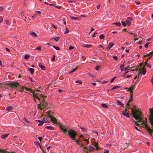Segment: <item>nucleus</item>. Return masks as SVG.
<instances>
[{"label":"nucleus","mask_w":153,"mask_h":153,"mask_svg":"<svg viewBox=\"0 0 153 153\" xmlns=\"http://www.w3.org/2000/svg\"><path fill=\"white\" fill-rule=\"evenodd\" d=\"M81 147H83L84 149H86L87 150H88V147L87 146H85L82 147V146H81Z\"/></svg>","instance_id":"c9c22d12"},{"label":"nucleus","mask_w":153,"mask_h":153,"mask_svg":"<svg viewBox=\"0 0 153 153\" xmlns=\"http://www.w3.org/2000/svg\"><path fill=\"white\" fill-rule=\"evenodd\" d=\"M75 82L76 83H79L80 84H82V82L81 81H80V80H76L75 81Z\"/></svg>","instance_id":"a19ab883"},{"label":"nucleus","mask_w":153,"mask_h":153,"mask_svg":"<svg viewBox=\"0 0 153 153\" xmlns=\"http://www.w3.org/2000/svg\"><path fill=\"white\" fill-rule=\"evenodd\" d=\"M53 47L55 49H56V50H60V48L59 47H57V46H53Z\"/></svg>","instance_id":"ea45409f"},{"label":"nucleus","mask_w":153,"mask_h":153,"mask_svg":"<svg viewBox=\"0 0 153 153\" xmlns=\"http://www.w3.org/2000/svg\"><path fill=\"white\" fill-rule=\"evenodd\" d=\"M30 34L33 37H36L37 36V35L34 32H30Z\"/></svg>","instance_id":"2eb2a0df"},{"label":"nucleus","mask_w":153,"mask_h":153,"mask_svg":"<svg viewBox=\"0 0 153 153\" xmlns=\"http://www.w3.org/2000/svg\"><path fill=\"white\" fill-rule=\"evenodd\" d=\"M3 21V18L2 17L0 16V23H1V22Z\"/></svg>","instance_id":"052dcab7"},{"label":"nucleus","mask_w":153,"mask_h":153,"mask_svg":"<svg viewBox=\"0 0 153 153\" xmlns=\"http://www.w3.org/2000/svg\"><path fill=\"white\" fill-rule=\"evenodd\" d=\"M47 114H48V117H49V116H52V114H53V113L49 111H48L47 112Z\"/></svg>","instance_id":"bb28decb"},{"label":"nucleus","mask_w":153,"mask_h":153,"mask_svg":"<svg viewBox=\"0 0 153 153\" xmlns=\"http://www.w3.org/2000/svg\"><path fill=\"white\" fill-rule=\"evenodd\" d=\"M33 98H34V101L36 102L37 101V100H38V96L37 94H36L35 93H33Z\"/></svg>","instance_id":"ddd939ff"},{"label":"nucleus","mask_w":153,"mask_h":153,"mask_svg":"<svg viewBox=\"0 0 153 153\" xmlns=\"http://www.w3.org/2000/svg\"><path fill=\"white\" fill-rule=\"evenodd\" d=\"M22 121H23V122L24 123H25L26 122H28L27 121V120L26 119V118L25 117H24L23 118H22Z\"/></svg>","instance_id":"72a5a7b5"},{"label":"nucleus","mask_w":153,"mask_h":153,"mask_svg":"<svg viewBox=\"0 0 153 153\" xmlns=\"http://www.w3.org/2000/svg\"><path fill=\"white\" fill-rule=\"evenodd\" d=\"M146 128L148 131V132L150 134V135L153 138V130L152 129L150 128L148 126L146 127Z\"/></svg>","instance_id":"423d86ee"},{"label":"nucleus","mask_w":153,"mask_h":153,"mask_svg":"<svg viewBox=\"0 0 153 153\" xmlns=\"http://www.w3.org/2000/svg\"><path fill=\"white\" fill-rule=\"evenodd\" d=\"M117 25L118 26H120L121 25V24L119 22H116L113 24Z\"/></svg>","instance_id":"473e14b6"},{"label":"nucleus","mask_w":153,"mask_h":153,"mask_svg":"<svg viewBox=\"0 0 153 153\" xmlns=\"http://www.w3.org/2000/svg\"><path fill=\"white\" fill-rule=\"evenodd\" d=\"M124 64H122L120 65V68H123V67H124Z\"/></svg>","instance_id":"864d4df0"},{"label":"nucleus","mask_w":153,"mask_h":153,"mask_svg":"<svg viewBox=\"0 0 153 153\" xmlns=\"http://www.w3.org/2000/svg\"><path fill=\"white\" fill-rule=\"evenodd\" d=\"M142 43V41L141 40V41H139V42H137V43L139 45H141Z\"/></svg>","instance_id":"bf43d9fd"},{"label":"nucleus","mask_w":153,"mask_h":153,"mask_svg":"<svg viewBox=\"0 0 153 153\" xmlns=\"http://www.w3.org/2000/svg\"><path fill=\"white\" fill-rule=\"evenodd\" d=\"M30 57V56L26 54L25 56V59H28Z\"/></svg>","instance_id":"f704fd0d"},{"label":"nucleus","mask_w":153,"mask_h":153,"mask_svg":"<svg viewBox=\"0 0 153 153\" xmlns=\"http://www.w3.org/2000/svg\"><path fill=\"white\" fill-rule=\"evenodd\" d=\"M44 123V122L42 120V121L39 120V126L42 125Z\"/></svg>","instance_id":"4c0bfd02"},{"label":"nucleus","mask_w":153,"mask_h":153,"mask_svg":"<svg viewBox=\"0 0 153 153\" xmlns=\"http://www.w3.org/2000/svg\"><path fill=\"white\" fill-rule=\"evenodd\" d=\"M104 152V153H109V151L107 149L105 150Z\"/></svg>","instance_id":"6e6d98bb"},{"label":"nucleus","mask_w":153,"mask_h":153,"mask_svg":"<svg viewBox=\"0 0 153 153\" xmlns=\"http://www.w3.org/2000/svg\"><path fill=\"white\" fill-rule=\"evenodd\" d=\"M141 71L142 72L143 74L144 75L146 72V69L144 67H143L141 68Z\"/></svg>","instance_id":"f3484780"},{"label":"nucleus","mask_w":153,"mask_h":153,"mask_svg":"<svg viewBox=\"0 0 153 153\" xmlns=\"http://www.w3.org/2000/svg\"><path fill=\"white\" fill-rule=\"evenodd\" d=\"M117 102L118 104L120 105L121 106H122L123 105V104L120 101L117 100Z\"/></svg>","instance_id":"c756f323"},{"label":"nucleus","mask_w":153,"mask_h":153,"mask_svg":"<svg viewBox=\"0 0 153 153\" xmlns=\"http://www.w3.org/2000/svg\"><path fill=\"white\" fill-rule=\"evenodd\" d=\"M59 39V37H57L55 38L54 39L56 42L58 41Z\"/></svg>","instance_id":"37998d69"},{"label":"nucleus","mask_w":153,"mask_h":153,"mask_svg":"<svg viewBox=\"0 0 153 153\" xmlns=\"http://www.w3.org/2000/svg\"><path fill=\"white\" fill-rule=\"evenodd\" d=\"M100 66H97L95 67V69L98 71L99 69V68H100Z\"/></svg>","instance_id":"79ce46f5"},{"label":"nucleus","mask_w":153,"mask_h":153,"mask_svg":"<svg viewBox=\"0 0 153 153\" xmlns=\"http://www.w3.org/2000/svg\"><path fill=\"white\" fill-rule=\"evenodd\" d=\"M113 57L114 59L116 60H117V56H113Z\"/></svg>","instance_id":"4d7b16f0"},{"label":"nucleus","mask_w":153,"mask_h":153,"mask_svg":"<svg viewBox=\"0 0 153 153\" xmlns=\"http://www.w3.org/2000/svg\"><path fill=\"white\" fill-rule=\"evenodd\" d=\"M149 120L151 125L153 126V108L149 109Z\"/></svg>","instance_id":"39448f33"},{"label":"nucleus","mask_w":153,"mask_h":153,"mask_svg":"<svg viewBox=\"0 0 153 153\" xmlns=\"http://www.w3.org/2000/svg\"><path fill=\"white\" fill-rule=\"evenodd\" d=\"M39 67H40L42 70H44L45 68V66L42 65V64L40 63L39 64Z\"/></svg>","instance_id":"a211bd4d"},{"label":"nucleus","mask_w":153,"mask_h":153,"mask_svg":"<svg viewBox=\"0 0 153 153\" xmlns=\"http://www.w3.org/2000/svg\"><path fill=\"white\" fill-rule=\"evenodd\" d=\"M101 105L103 107L105 108H108V106L106 104L103 103L101 104Z\"/></svg>","instance_id":"c85d7f7f"},{"label":"nucleus","mask_w":153,"mask_h":153,"mask_svg":"<svg viewBox=\"0 0 153 153\" xmlns=\"http://www.w3.org/2000/svg\"><path fill=\"white\" fill-rule=\"evenodd\" d=\"M3 9V8L2 7H0V11H2Z\"/></svg>","instance_id":"69168bd1"},{"label":"nucleus","mask_w":153,"mask_h":153,"mask_svg":"<svg viewBox=\"0 0 153 153\" xmlns=\"http://www.w3.org/2000/svg\"><path fill=\"white\" fill-rule=\"evenodd\" d=\"M116 77H114L113 78H112L110 81V82H113V81L114 80Z\"/></svg>","instance_id":"09e8293b"},{"label":"nucleus","mask_w":153,"mask_h":153,"mask_svg":"<svg viewBox=\"0 0 153 153\" xmlns=\"http://www.w3.org/2000/svg\"><path fill=\"white\" fill-rule=\"evenodd\" d=\"M147 67L148 68H151V66L150 65V64H148L147 65Z\"/></svg>","instance_id":"680f3d73"},{"label":"nucleus","mask_w":153,"mask_h":153,"mask_svg":"<svg viewBox=\"0 0 153 153\" xmlns=\"http://www.w3.org/2000/svg\"><path fill=\"white\" fill-rule=\"evenodd\" d=\"M34 144L36 145L37 147L38 146V143L37 142H34Z\"/></svg>","instance_id":"8fccbe9b"},{"label":"nucleus","mask_w":153,"mask_h":153,"mask_svg":"<svg viewBox=\"0 0 153 153\" xmlns=\"http://www.w3.org/2000/svg\"><path fill=\"white\" fill-rule=\"evenodd\" d=\"M83 140H84V141H86V143L87 144L88 143V139H86L85 138H84Z\"/></svg>","instance_id":"603ef678"},{"label":"nucleus","mask_w":153,"mask_h":153,"mask_svg":"<svg viewBox=\"0 0 153 153\" xmlns=\"http://www.w3.org/2000/svg\"><path fill=\"white\" fill-rule=\"evenodd\" d=\"M126 74H125V73L124 74H123V77H126Z\"/></svg>","instance_id":"338daca9"},{"label":"nucleus","mask_w":153,"mask_h":153,"mask_svg":"<svg viewBox=\"0 0 153 153\" xmlns=\"http://www.w3.org/2000/svg\"><path fill=\"white\" fill-rule=\"evenodd\" d=\"M23 88H24H24L25 89L26 91H28L31 92H32L31 91H32L29 88H26V87H23Z\"/></svg>","instance_id":"2f4dec72"},{"label":"nucleus","mask_w":153,"mask_h":153,"mask_svg":"<svg viewBox=\"0 0 153 153\" xmlns=\"http://www.w3.org/2000/svg\"><path fill=\"white\" fill-rule=\"evenodd\" d=\"M149 43H146L144 45V47L146 48H147L148 47V45H149Z\"/></svg>","instance_id":"49530a36"},{"label":"nucleus","mask_w":153,"mask_h":153,"mask_svg":"<svg viewBox=\"0 0 153 153\" xmlns=\"http://www.w3.org/2000/svg\"><path fill=\"white\" fill-rule=\"evenodd\" d=\"M9 134H5L1 136V137L3 139H5L8 137Z\"/></svg>","instance_id":"6ab92c4d"},{"label":"nucleus","mask_w":153,"mask_h":153,"mask_svg":"<svg viewBox=\"0 0 153 153\" xmlns=\"http://www.w3.org/2000/svg\"><path fill=\"white\" fill-rule=\"evenodd\" d=\"M68 136L72 140H76L75 137L77 135L76 132L73 130L69 129L68 131Z\"/></svg>","instance_id":"20e7f679"},{"label":"nucleus","mask_w":153,"mask_h":153,"mask_svg":"<svg viewBox=\"0 0 153 153\" xmlns=\"http://www.w3.org/2000/svg\"><path fill=\"white\" fill-rule=\"evenodd\" d=\"M133 107L131 109L133 117L137 120H141V112L137 109L135 106H133Z\"/></svg>","instance_id":"f257e3e1"},{"label":"nucleus","mask_w":153,"mask_h":153,"mask_svg":"<svg viewBox=\"0 0 153 153\" xmlns=\"http://www.w3.org/2000/svg\"><path fill=\"white\" fill-rule=\"evenodd\" d=\"M28 70L30 71L31 74H33L34 73V69L31 68H29L28 69Z\"/></svg>","instance_id":"393cba45"},{"label":"nucleus","mask_w":153,"mask_h":153,"mask_svg":"<svg viewBox=\"0 0 153 153\" xmlns=\"http://www.w3.org/2000/svg\"><path fill=\"white\" fill-rule=\"evenodd\" d=\"M71 19L72 20L76 19L79 20L80 19V18L78 17H75L74 16H71Z\"/></svg>","instance_id":"b1692460"},{"label":"nucleus","mask_w":153,"mask_h":153,"mask_svg":"<svg viewBox=\"0 0 153 153\" xmlns=\"http://www.w3.org/2000/svg\"><path fill=\"white\" fill-rule=\"evenodd\" d=\"M55 56L53 55V57L52 58V60L53 61H54L55 59Z\"/></svg>","instance_id":"13d9d810"},{"label":"nucleus","mask_w":153,"mask_h":153,"mask_svg":"<svg viewBox=\"0 0 153 153\" xmlns=\"http://www.w3.org/2000/svg\"><path fill=\"white\" fill-rule=\"evenodd\" d=\"M121 23L122 24V25H123L124 26V27H125L126 26V24L125 23V22H121Z\"/></svg>","instance_id":"de8ad7c7"},{"label":"nucleus","mask_w":153,"mask_h":153,"mask_svg":"<svg viewBox=\"0 0 153 153\" xmlns=\"http://www.w3.org/2000/svg\"><path fill=\"white\" fill-rule=\"evenodd\" d=\"M39 88H40L39 87V96L40 97V98L39 97V101L41 104H39V109L42 110V108H43V107H45L46 106L45 100V97H46V96H44L43 95L40 94L39 92H40V91Z\"/></svg>","instance_id":"f03ea898"},{"label":"nucleus","mask_w":153,"mask_h":153,"mask_svg":"<svg viewBox=\"0 0 153 153\" xmlns=\"http://www.w3.org/2000/svg\"><path fill=\"white\" fill-rule=\"evenodd\" d=\"M49 118L50 119L51 121L54 123H56V119L52 116H49Z\"/></svg>","instance_id":"f8f14e48"},{"label":"nucleus","mask_w":153,"mask_h":153,"mask_svg":"<svg viewBox=\"0 0 153 153\" xmlns=\"http://www.w3.org/2000/svg\"><path fill=\"white\" fill-rule=\"evenodd\" d=\"M114 45V44H113L112 42H110L109 43L108 46L106 48L108 50H110L112 47Z\"/></svg>","instance_id":"4468645a"},{"label":"nucleus","mask_w":153,"mask_h":153,"mask_svg":"<svg viewBox=\"0 0 153 153\" xmlns=\"http://www.w3.org/2000/svg\"><path fill=\"white\" fill-rule=\"evenodd\" d=\"M60 128L62 130V131L64 132V134H65L66 132H68L67 128H66L64 126H60Z\"/></svg>","instance_id":"1a4fd4ad"},{"label":"nucleus","mask_w":153,"mask_h":153,"mask_svg":"<svg viewBox=\"0 0 153 153\" xmlns=\"http://www.w3.org/2000/svg\"><path fill=\"white\" fill-rule=\"evenodd\" d=\"M4 86L3 85H1V83H0V88H4Z\"/></svg>","instance_id":"0e129e2a"},{"label":"nucleus","mask_w":153,"mask_h":153,"mask_svg":"<svg viewBox=\"0 0 153 153\" xmlns=\"http://www.w3.org/2000/svg\"><path fill=\"white\" fill-rule=\"evenodd\" d=\"M132 97H133V95L131 94L130 95V98L129 99V100H128V102L127 103L126 105V108L128 109H129V107L130 105V102H131V101L132 100Z\"/></svg>","instance_id":"0eeeda50"},{"label":"nucleus","mask_w":153,"mask_h":153,"mask_svg":"<svg viewBox=\"0 0 153 153\" xmlns=\"http://www.w3.org/2000/svg\"><path fill=\"white\" fill-rule=\"evenodd\" d=\"M94 149H95L94 148L93 146H91L89 147V148H88V150H89V151H92L93 150H94Z\"/></svg>","instance_id":"a878e982"},{"label":"nucleus","mask_w":153,"mask_h":153,"mask_svg":"<svg viewBox=\"0 0 153 153\" xmlns=\"http://www.w3.org/2000/svg\"><path fill=\"white\" fill-rule=\"evenodd\" d=\"M9 85L11 88L15 89L20 92H22L24 91V88L23 87H21L16 82L10 83Z\"/></svg>","instance_id":"7ed1b4c3"},{"label":"nucleus","mask_w":153,"mask_h":153,"mask_svg":"<svg viewBox=\"0 0 153 153\" xmlns=\"http://www.w3.org/2000/svg\"><path fill=\"white\" fill-rule=\"evenodd\" d=\"M118 88V86H114V87H113L111 89V90H114V89H117V88Z\"/></svg>","instance_id":"a18cd8bd"},{"label":"nucleus","mask_w":153,"mask_h":153,"mask_svg":"<svg viewBox=\"0 0 153 153\" xmlns=\"http://www.w3.org/2000/svg\"><path fill=\"white\" fill-rule=\"evenodd\" d=\"M35 112H31L30 114V115H32L33 117L35 116Z\"/></svg>","instance_id":"3c124183"},{"label":"nucleus","mask_w":153,"mask_h":153,"mask_svg":"<svg viewBox=\"0 0 153 153\" xmlns=\"http://www.w3.org/2000/svg\"><path fill=\"white\" fill-rule=\"evenodd\" d=\"M133 19L131 17H129L127 18L126 20V25L128 26H129L130 25L131 21Z\"/></svg>","instance_id":"6e6552de"},{"label":"nucleus","mask_w":153,"mask_h":153,"mask_svg":"<svg viewBox=\"0 0 153 153\" xmlns=\"http://www.w3.org/2000/svg\"><path fill=\"white\" fill-rule=\"evenodd\" d=\"M134 128L137 130H138L139 131H140V130H139V129L138 128V127L137 126H134Z\"/></svg>","instance_id":"e2e57ef3"},{"label":"nucleus","mask_w":153,"mask_h":153,"mask_svg":"<svg viewBox=\"0 0 153 153\" xmlns=\"http://www.w3.org/2000/svg\"><path fill=\"white\" fill-rule=\"evenodd\" d=\"M76 143L78 145L82 146L83 145L82 143L80 141H79L78 140H76Z\"/></svg>","instance_id":"412c9836"},{"label":"nucleus","mask_w":153,"mask_h":153,"mask_svg":"<svg viewBox=\"0 0 153 153\" xmlns=\"http://www.w3.org/2000/svg\"><path fill=\"white\" fill-rule=\"evenodd\" d=\"M134 85L133 86H131L130 88H127L126 89H128L127 90V91L130 92V95H133V90L134 88Z\"/></svg>","instance_id":"9d476101"},{"label":"nucleus","mask_w":153,"mask_h":153,"mask_svg":"<svg viewBox=\"0 0 153 153\" xmlns=\"http://www.w3.org/2000/svg\"><path fill=\"white\" fill-rule=\"evenodd\" d=\"M74 48V47L72 46H70L69 47V50H71L73 49Z\"/></svg>","instance_id":"5fc2aeb1"},{"label":"nucleus","mask_w":153,"mask_h":153,"mask_svg":"<svg viewBox=\"0 0 153 153\" xmlns=\"http://www.w3.org/2000/svg\"><path fill=\"white\" fill-rule=\"evenodd\" d=\"M123 114L127 117H129V114L128 113V111L127 109H125V111H123Z\"/></svg>","instance_id":"9b49d317"},{"label":"nucleus","mask_w":153,"mask_h":153,"mask_svg":"<svg viewBox=\"0 0 153 153\" xmlns=\"http://www.w3.org/2000/svg\"><path fill=\"white\" fill-rule=\"evenodd\" d=\"M99 38L100 39H103L105 37V36L103 34H102L99 36Z\"/></svg>","instance_id":"cd10ccee"},{"label":"nucleus","mask_w":153,"mask_h":153,"mask_svg":"<svg viewBox=\"0 0 153 153\" xmlns=\"http://www.w3.org/2000/svg\"><path fill=\"white\" fill-rule=\"evenodd\" d=\"M93 145L95 147L96 149L97 150H98L99 149L98 147V143H95Z\"/></svg>","instance_id":"4be33fe9"},{"label":"nucleus","mask_w":153,"mask_h":153,"mask_svg":"<svg viewBox=\"0 0 153 153\" xmlns=\"http://www.w3.org/2000/svg\"><path fill=\"white\" fill-rule=\"evenodd\" d=\"M45 128H46L48 129H50V130H53L54 129V128L53 127H52L51 126H46L45 127Z\"/></svg>","instance_id":"5701e85b"},{"label":"nucleus","mask_w":153,"mask_h":153,"mask_svg":"<svg viewBox=\"0 0 153 153\" xmlns=\"http://www.w3.org/2000/svg\"><path fill=\"white\" fill-rule=\"evenodd\" d=\"M92 46L91 45H84L83 47H87L88 48L89 47H91Z\"/></svg>","instance_id":"58836bf2"},{"label":"nucleus","mask_w":153,"mask_h":153,"mask_svg":"<svg viewBox=\"0 0 153 153\" xmlns=\"http://www.w3.org/2000/svg\"><path fill=\"white\" fill-rule=\"evenodd\" d=\"M151 82L152 83V84L153 85V76L151 79Z\"/></svg>","instance_id":"774afa93"},{"label":"nucleus","mask_w":153,"mask_h":153,"mask_svg":"<svg viewBox=\"0 0 153 153\" xmlns=\"http://www.w3.org/2000/svg\"><path fill=\"white\" fill-rule=\"evenodd\" d=\"M42 121L44 123H49V121H48V120L44 118L43 119Z\"/></svg>","instance_id":"7c9ffc66"},{"label":"nucleus","mask_w":153,"mask_h":153,"mask_svg":"<svg viewBox=\"0 0 153 153\" xmlns=\"http://www.w3.org/2000/svg\"><path fill=\"white\" fill-rule=\"evenodd\" d=\"M65 29H66V30L64 32V33L65 34L68 33L69 32V30L66 27H65Z\"/></svg>","instance_id":"c03bdc74"},{"label":"nucleus","mask_w":153,"mask_h":153,"mask_svg":"<svg viewBox=\"0 0 153 153\" xmlns=\"http://www.w3.org/2000/svg\"><path fill=\"white\" fill-rule=\"evenodd\" d=\"M78 66L75 68L74 69H73L72 70H69L68 71V72L69 73H71L75 71L76 70L78 69Z\"/></svg>","instance_id":"dca6fc26"},{"label":"nucleus","mask_w":153,"mask_h":153,"mask_svg":"<svg viewBox=\"0 0 153 153\" xmlns=\"http://www.w3.org/2000/svg\"><path fill=\"white\" fill-rule=\"evenodd\" d=\"M13 108L12 107H11V106H9L8 107H7L6 108V110L8 111H11L12 110H13Z\"/></svg>","instance_id":"aec40b11"},{"label":"nucleus","mask_w":153,"mask_h":153,"mask_svg":"<svg viewBox=\"0 0 153 153\" xmlns=\"http://www.w3.org/2000/svg\"><path fill=\"white\" fill-rule=\"evenodd\" d=\"M131 68L129 67L128 66L127 67L125 68H124V70L125 71H126L127 70H130V69Z\"/></svg>","instance_id":"e433bc0d"}]
</instances>
